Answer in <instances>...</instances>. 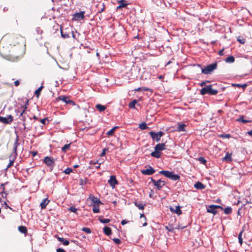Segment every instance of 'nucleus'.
Here are the masks:
<instances>
[{
  "instance_id": "39",
  "label": "nucleus",
  "mask_w": 252,
  "mask_h": 252,
  "mask_svg": "<svg viewBox=\"0 0 252 252\" xmlns=\"http://www.w3.org/2000/svg\"><path fill=\"white\" fill-rule=\"evenodd\" d=\"M99 220L103 223H107L110 221V220L108 219H104L101 217H99L98 219Z\"/></svg>"
},
{
  "instance_id": "11",
  "label": "nucleus",
  "mask_w": 252,
  "mask_h": 252,
  "mask_svg": "<svg viewBox=\"0 0 252 252\" xmlns=\"http://www.w3.org/2000/svg\"><path fill=\"white\" fill-rule=\"evenodd\" d=\"M217 67V63L215 62L211 64L206 66V74H210L212 71Z\"/></svg>"
},
{
  "instance_id": "30",
  "label": "nucleus",
  "mask_w": 252,
  "mask_h": 252,
  "mask_svg": "<svg viewBox=\"0 0 252 252\" xmlns=\"http://www.w3.org/2000/svg\"><path fill=\"white\" fill-rule=\"evenodd\" d=\"M222 210H223L224 213L227 215L230 214L232 212V209L230 207H227L224 209L223 208Z\"/></svg>"
},
{
  "instance_id": "21",
  "label": "nucleus",
  "mask_w": 252,
  "mask_h": 252,
  "mask_svg": "<svg viewBox=\"0 0 252 252\" xmlns=\"http://www.w3.org/2000/svg\"><path fill=\"white\" fill-rule=\"evenodd\" d=\"M97 7L98 8V12L101 13L102 12L105 8V5L104 3H99L97 4Z\"/></svg>"
},
{
  "instance_id": "29",
  "label": "nucleus",
  "mask_w": 252,
  "mask_h": 252,
  "mask_svg": "<svg viewBox=\"0 0 252 252\" xmlns=\"http://www.w3.org/2000/svg\"><path fill=\"white\" fill-rule=\"evenodd\" d=\"M165 228L168 231L172 232H173L174 230L177 228L174 227L173 225H171V224H169L168 226H165Z\"/></svg>"
},
{
  "instance_id": "18",
  "label": "nucleus",
  "mask_w": 252,
  "mask_h": 252,
  "mask_svg": "<svg viewBox=\"0 0 252 252\" xmlns=\"http://www.w3.org/2000/svg\"><path fill=\"white\" fill-rule=\"evenodd\" d=\"M165 146L164 143H159L155 146V150L158 151H162L165 149Z\"/></svg>"
},
{
  "instance_id": "19",
  "label": "nucleus",
  "mask_w": 252,
  "mask_h": 252,
  "mask_svg": "<svg viewBox=\"0 0 252 252\" xmlns=\"http://www.w3.org/2000/svg\"><path fill=\"white\" fill-rule=\"evenodd\" d=\"M56 237L57 238L59 241L63 243V245L65 246H67L69 244V241L65 240L63 237H60L58 236H56Z\"/></svg>"
},
{
  "instance_id": "57",
  "label": "nucleus",
  "mask_w": 252,
  "mask_h": 252,
  "mask_svg": "<svg viewBox=\"0 0 252 252\" xmlns=\"http://www.w3.org/2000/svg\"><path fill=\"white\" fill-rule=\"evenodd\" d=\"M128 222H129V221H127L126 220H122L121 224H122V225H124L126 224L127 223H128Z\"/></svg>"
},
{
  "instance_id": "42",
  "label": "nucleus",
  "mask_w": 252,
  "mask_h": 252,
  "mask_svg": "<svg viewBox=\"0 0 252 252\" xmlns=\"http://www.w3.org/2000/svg\"><path fill=\"white\" fill-rule=\"evenodd\" d=\"M219 136L223 139L230 138L231 137V135L230 134H220Z\"/></svg>"
},
{
  "instance_id": "26",
  "label": "nucleus",
  "mask_w": 252,
  "mask_h": 252,
  "mask_svg": "<svg viewBox=\"0 0 252 252\" xmlns=\"http://www.w3.org/2000/svg\"><path fill=\"white\" fill-rule=\"evenodd\" d=\"M237 122H240L244 124L247 123H251V120H247L244 119V116L243 115L240 116V118L236 120Z\"/></svg>"
},
{
  "instance_id": "13",
  "label": "nucleus",
  "mask_w": 252,
  "mask_h": 252,
  "mask_svg": "<svg viewBox=\"0 0 252 252\" xmlns=\"http://www.w3.org/2000/svg\"><path fill=\"white\" fill-rule=\"evenodd\" d=\"M84 11H81L79 13H76L73 15V18L72 20H81L84 18Z\"/></svg>"
},
{
  "instance_id": "64",
  "label": "nucleus",
  "mask_w": 252,
  "mask_h": 252,
  "mask_svg": "<svg viewBox=\"0 0 252 252\" xmlns=\"http://www.w3.org/2000/svg\"><path fill=\"white\" fill-rule=\"evenodd\" d=\"M248 134H249L250 136H252V129L251 130L247 132Z\"/></svg>"
},
{
  "instance_id": "24",
  "label": "nucleus",
  "mask_w": 252,
  "mask_h": 252,
  "mask_svg": "<svg viewBox=\"0 0 252 252\" xmlns=\"http://www.w3.org/2000/svg\"><path fill=\"white\" fill-rule=\"evenodd\" d=\"M186 126V125L184 124H178L177 130L178 131H185L186 130L185 129V127Z\"/></svg>"
},
{
  "instance_id": "6",
  "label": "nucleus",
  "mask_w": 252,
  "mask_h": 252,
  "mask_svg": "<svg viewBox=\"0 0 252 252\" xmlns=\"http://www.w3.org/2000/svg\"><path fill=\"white\" fill-rule=\"evenodd\" d=\"M57 100H62L66 104H69L73 106L75 105V103L72 100L70 99L69 97L65 95H60L57 98Z\"/></svg>"
},
{
  "instance_id": "9",
  "label": "nucleus",
  "mask_w": 252,
  "mask_h": 252,
  "mask_svg": "<svg viewBox=\"0 0 252 252\" xmlns=\"http://www.w3.org/2000/svg\"><path fill=\"white\" fill-rule=\"evenodd\" d=\"M149 134L151 135L153 139L155 140L158 142L159 141L161 137L163 135V132L162 131H159L158 132H154L153 131H150Z\"/></svg>"
},
{
  "instance_id": "59",
  "label": "nucleus",
  "mask_w": 252,
  "mask_h": 252,
  "mask_svg": "<svg viewBox=\"0 0 252 252\" xmlns=\"http://www.w3.org/2000/svg\"><path fill=\"white\" fill-rule=\"evenodd\" d=\"M223 51H224V49H221V50H220L219 52V55L220 56H223Z\"/></svg>"
},
{
  "instance_id": "44",
  "label": "nucleus",
  "mask_w": 252,
  "mask_h": 252,
  "mask_svg": "<svg viewBox=\"0 0 252 252\" xmlns=\"http://www.w3.org/2000/svg\"><path fill=\"white\" fill-rule=\"evenodd\" d=\"M61 35L64 38H68L69 37V35L68 33H66V32H64L62 31V30L61 29Z\"/></svg>"
},
{
  "instance_id": "58",
  "label": "nucleus",
  "mask_w": 252,
  "mask_h": 252,
  "mask_svg": "<svg viewBox=\"0 0 252 252\" xmlns=\"http://www.w3.org/2000/svg\"><path fill=\"white\" fill-rule=\"evenodd\" d=\"M57 252H66L64 250H63V249H61V248H58L57 250Z\"/></svg>"
},
{
  "instance_id": "49",
  "label": "nucleus",
  "mask_w": 252,
  "mask_h": 252,
  "mask_svg": "<svg viewBox=\"0 0 252 252\" xmlns=\"http://www.w3.org/2000/svg\"><path fill=\"white\" fill-rule=\"evenodd\" d=\"M113 241L117 244H120L121 243V241L118 238H113Z\"/></svg>"
},
{
  "instance_id": "48",
  "label": "nucleus",
  "mask_w": 252,
  "mask_h": 252,
  "mask_svg": "<svg viewBox=\"0 0 252 252\" xmlns=\"http://www.w3.org/2000/svg\"><path fill=\"white\" fill-rule=\"evenodd\" d=\"M87 180H83L82 179H80L79 180V184L81 186H84L86 184Z\"/></svg>"
},
{
  "instance_id": "37",
  "label": "nucleus",
  "mask_w": 252,
  "mask_h": 252,
  "mask_svg": "<svg viewBox=\"0 0 252 252\" xmlns=\"http://www.w3.org/2000/svg\"><path fill=\"white\" fill-rule=\"evenodd\" d=\"M70 144H65L62 148V150L63 152L65 153L70 148Z\"/></svg>"
},
{
  "instance_id": "3",
  "label": "nucleus",
  "mask_w": 252,
  "mask_h": 252,
  "mask_svg": "<svg viewBox=\"0 0 252 252\" xmlns=\"http://www.w3.org/2000/svg\"><path fill=\"white\" fill-rule=\"evenodd\" d=\"M159 173L173 181L179 180L180 179V177L179 175L174 174L173 172L165 170H161L160 171Z\"/></svg>"
},
{
  "instance_id": "46",
  "label": "nucleus",
  "mask_w": 252,
  "mask_h": 252,
  "mask_svg": "<svg viewBox=\"0 0 252 252\" xmlns=\"http://www.w3.org/2000/svg\"><path fill=\"white\" fill-rule=\"evenodd\" d=\"M140 217L141 219L143 218L144 220L145 221V222L143 224V226H146L147 225V223L146 222V218L145 216V215H144V214H140Z\"/></svg>"
},
{
  "instance_id": "36",
  "label": "nucleus",
  "mask_w": 252,
  "mask_h": 252,
  "mask_svg": "<svg viewBox=\"0 0 252 252\" xmlns=\"http://www.w3.org/2000/svg\"><path fill=\"white\" fill-rule=\"evenodd\" d=\"M237 41L241 44H245L246 42V39L242 36H239L237 37Z\"/></svg>"
},
{
  "instance_id": "41",
  "label": "nucleus",
  "mask_w": 252,
  "mask_h": 252,
  "mask_svg": "<svg viewBox=\"0 0 252 252\" xmlns=\"http://www.w3.org/2000/svg\"><path fill=\"white\" fill-rule=\"evenodd\" d=\"M139 127L142 130L146 129L148 128L147 124L145 123H142L140 124L139 125Z\"/></svg>"
},
{
  "instance_id": "63",
  "label": "nucleus",
  "mask_w": 252,
  "mask_h": 252,
  "mask_svg": "<svg viewBox=\"0 0 252 252\" xmlns=\"http://www.w3.org/2000/svg\"><path fill=\"white\" fill-rule=\"evenodd\" d=\"M141 91H142V87H139V88L134 89V91H135V92H139Z\"/></svg>"
},
{
  "instance_id": "10",
  "label": "nucleus",
  "mask_w": 252,
  "mask_h": 252,
  "mask_svg": "<svg viewBox=\"0 0 252 252\" xmlns=\"http://www.w3.org/2000/svg\"><path fill=\"white\" fill-rule=\"evenodd\" d=\"M13 120V116L11 115H8L7 117L0 116V122L4 124H10Z\"/></svg>"
},
{
  "instance_id": "25",
  "label": "nucleus",
  "mask_w": 252,
  "mask_h": 252,
  "mask_svg": "<svg viewBox=\"0 0 252 252\" xmlns=\"http://www.w3.org/2000/svg\"><path fill=\"white\" fill-rule=\"evenodd\" d=\"M134 204L137 207L141 210H143L145 207V204H143L137 201H135Z\"/></svg>"
},
{
  "instance_id": "2",
  "label": "nucleus",
  "mask_w": 252,
  "mask_h": 252,
  "mask_svg": "<svg viewBox=\"0 0 252 252\" xmlns=\"http://www.w3.org/2000/svg\"><path fill=\"white\" fill-rule=\"evenodd\" d=\"M19 145V138H18V135H17L16 138L15 139V141L14 143L13 144V152L14 153V155L12 159H11L12 155H11L10 156V157H9V158H10L9 163L8 165L7 166V168H8L10 167L11 166H12L13 165V163H14V160L16 158V157L17 156V147H18Z\"/></svg>"
},
{
  "instance_id": "32",
  "label": "nucleus",
  "mask_w": 252,
  "mask_h": 252,
  "mask_svg": "<svg viewBox=\"0 0 252 252\" xmlns=\"http://www.w3.org/2000/svg\"><path fill=\"white\" fill-rule=\"evenodd\" d=\"M225 61L227 63H232L235 61V58L232 56H230L226 58Z\"/></svg>"
},
{
  "instance_id": "33",
  "label": "nucleus",
  "mask_w": 252,
  "mask_h": 252,
  "mask_svg": "<svg viewBox=\"0 0 252 252\" xmlns=\"http://www.w3.org/2000/svg\"><path fill=\"white\" fill-rule=\"evenodd\" d=\"M96 108L100 112H102V111H103L104 110H105L106 109V107L103 106V105H102L100 104H98L96 105L95 106Z\"/></svg>"
},
{
  "instance_id": "53",
  "label": "nucleus",
  "mask_w": 252,
  "mask_h": 252,
  "mask_svg": "<svg viewBox=\"0 0 252 252\" xmlns=\"http://www.w3.org/2000/svg\"><path fill=\"white\" fill-rule=\"evenodd\" d=\"M22 121H23V125L24 127V129H26V118L25 116L22 117Z\"/></svg>"
},
{
  "instance_id": "45",
  "label": "nucleus",
  "mask_w": 252,
  "mask_h": 252,
  "mask_svg": "<svg viewBox=\"0 0 252 252\" xmlns=\"http://www.w3.org/2000/svg\"><path fill=\"white\" fill-rule=\"evenodd\" d=\"M82 230L85 232L87 234H90L91 233V229L88 227H83L82 228Z\"/></svg>"
},
{
  "instance_id": "34",
  "label": "nucleus",
  "mask_w": 252,
  "mask_h": 252,
  "mask_svg": "<svg viewBox=\"0 0 252 252\" xmlns=\"http://www.w3.org/2000/svg\"><path fill=\"white\" fill-rule=\"evenodd\" d=\"M43 88V86H41L39 88H38L36 90H35V91L34 92V94L37 97H38L40 95L41 91Z\"/></svg>"
},
{
  "instance_id": "56",
  "label": "nucleus",
  "mask_w": 252,
  "mask_h": 252,
  "mask_svg": "<svg viewBox=\"0 0 252 252\" xmlns=\"http://www.w3.org/2000/svg\"><path fill=\"white\" fill-rule=\"evenodd\" d=\"M142 91H152V89H150L149 88H146V87H142Z\"/></svg>"
},
{
  "instance_id": "5",
  "label": "nucleus",
  "mask_w": 252,
  "mask_h": 252,
  "mask_svg": "<svg viewBox=\"0 0 252 252\" xmlns=\"http://www.w3.org/2000/svg\"><path fill=\"white\" fill-rule=\"evenodd\" d=\"M214 85H206V94L210 95H216L218 94V91L216 88H213Z\"/></svg>"
},
{
  "instance_id": "7",
  "label": "nucleus",
  "mask_w": 252,
  "mask_h": 252,
  "mask_svg": "<svg viewBox=\"0 0 252 252\" xmlns=\"http://www.w3.org/2000/svg\"><path fill=\"white\" fill-rule=\"evenodd\" d=\"M151 181L158 190H160L161 188L165 185V182L163 181H162L161 179L156 181L151 178Z\"/></svg>"
},
{
  "instance_id": "54",
  "label": "nucleus",
  "mask_w": 252,
  "mask_h": 252,
  "mask_svg": "<svg viewBox=\"0 0 252 252\" xmlns=\"http://www.w3.org/2000/svg\"><path fill=\"white\" fill-rule=\"evenodd\" d=\"M199 160L201 162V163L205 164V158L203 157H200L199 158Z\"/></svg>"
},
{
  "instance_id": "61",
  "label": "nucleus",
  "mask_w": 252,
  "mask_h": 252,
  "mask_svg": "<svg viewBox=\"0 0 252 252\" xmlns=\"http://www.w3.org/2000/svg\"><path fill=\"white\" fill-rule=\"evenodd\" d=\"M14 85L16 87L18 86L19 85V81L18 80H16L14 82Z\"/></svg>"
},
{
  "instance_id": "28",
  "label": "nucleus",
  "mask_w": 252,
  "mask_h": 252,
  "mask_svg": "<svg viewBox=\"0 0 252 252\" xmlns=\"http://www.w3.org/2000/svg\"><path fill=\"white\" fill-rule=\"evenodd\" d=\"M90 164H92V165L96 164V166H95V168L96 169H99L100 167L101 163H98L97 160V161H95L94 160H91V161L90 162Z\"/></svg>"
},
{
  "instance_id": "12",
  "label": "nucleus",
  "mask_w": 252,
  "mask_h": 252,
  "mask_svg": "<svg viewBox=\"0 0 252 252\" xmlns=\"http://www.w3.org/2000/svg\"><path fill=\"white\" fill-rule=\"evenodd\" d=\"M169 208L172 212L178 215H180L182 213V210L180 209L181 207L179 205L175 207L170 206Z\"/></svg>"
},
{
  "instance_id": "15",
  "label": "nucleus",
  "mask_w": 252,
  "mask_h": 252,
  "mask_svg": "<svg viewBox=\"0 0 252 252\" xmlns=\"http://www.w3.org/2000/svg\"><path fill=\"white\" fill-rule=\"evenodd\" d=\"M108 183L112 188H114L116 185L118 184V182L114 175L110 176V179L108 180Z\"/></svg>"
},
{
  "instance_id": "51",
  "label": "nucleus",
  "mask_w": 252,
  "mask_h": 252,
  "mask_svg": "<svg viewBox=\"0 0 252 252\" xmlns=\"http://www.w3.org/2000/svg\"><path fill=\"white\" fill-rule=\"evenodd\" d=\"M69 210L73 212V213H76V211H77V209L73 206H71L69 208Z\"/></svg>"
},
{
  "instance_id": "47",
  "label": "nucleus",
  "mask_w": 252,
  "mask_h": 252,
  "mask_svg": "<svg viewBox=\"0 0 252 252\" xmlns=\"http://www.w3.org/2000/svg\"><path fill=\"white\" fill-rule=\"evenodd\" d=\"M72 169L70 168H67L63 172L66 174H69L70 173L72 172Z\"/></svg>"
},
{
  "instance_id": "8",
  "label": "nucleus",
  "mask_w": 252,
  "mask_h": 252,
  "mask_svg": "<svg viewBox=\"0 0 252 252\" xmlns=\"http://www.w3.org/2000/svg\"><path fill=\"white\" fill-rule=\"evenodd\" d=\"M43 162L48 167H51L53 168L55 165L54 159L50 157H46L43 159Z\"/></svg>"
},
{
  "instance_id": "17",
  "label": "nucleus",
  "mask_w": 252,
  "mask_h": 252,
  "mask_svg": "<svg viewBox=\"0 0 252 252\" xmlns=\"http://www.w3.org/2000/svg\"><path fill=\"white\" fill-rule=\"evenodd\" d=\"M50 200L47 198L44 199L40 204L41 209H44L46 208L47 205L49 203Z\"/></svg>"
},
{
  "instance_id": "50",
  "label": "nucleus",
  "mask_w": 252,
  "mask_h": 252,
  "mask_svg": "<svg viewBox=\"0 0 252 252\" xmlns=\"http://www.w3.org/2000/svg\"><path fill=\"white\" fill-rule=\"evenodd\" d=\"M233 85L235 86H237L238 87H242L243 88H245L247 87V84H242V85L236 84H234Z\"/></svg>"
},
{
  "instance_id": "23",
  "label": "nucleus",
  "mask_w": 252,
  "mask_h": 252,
  "mask_svg": "<svg viewBox=\"0 0 252 252\" xmlns=\"http://www.w3.org/2000/svg\"><path fill=\"white\" fill-rule=\"evenodd\" d=\"M103 232L104 234L107 236L110 235L112 233L111 229L108 226H105L103 228Z\"/></svg>"
},
{
  "instance_id": "22",
  "label": "nucleus",
  "mask_w": 252,
  "mask_h": 252,
  "mask_svg": "<svg viewBox=\"0 0 252 252\" xmlns=\"http://www.w3.org/2000/svg\"><path fill=\"white\" fill-rule=\"evenodd\" d=\"M161 152L157 150H155L154 152H153L151 153V156L156 158H159L161 156Z\"/></svg>"
},
{
  "instance_id": "16",
  "label": "nucleus",
  "mask_w": 252,
  "mask_h": 252,
  "mask_svg": "<svg viewBox=\"0 0 252 252\" xmlns=\"http://www.w3.org/2000/svg\"><path fill=\"white\" fill-rule=\"evenodd\" d=\"M96 204H94L93 205V211L94 213H97L99 212V205L101 203L99 199H95Z\"/></svg>"
},
{
  "instance_id": "20",
  "label": "nucleus",
  "mask_w": 252,
  "mask_h": 252,
  "mask_svg": "<svg viewBox=\"0 0 252 252\" xmlns=\"http://www.w3.org/2000/svg\"><path fill=\"white\" fill-rule=\"evenodd\" d=\"M194 187L197 189H202L205 188V186L200 182H196L194 184Z\"/></svg>"
},
{
  "instance_id": "52",
  "label": "nucleus",
  "mask_w": 252,
  "mask_h": 252,
  "mask_svg": "<svg viewBox=\"0 0 252 252\" xmlns=\"http://www.w3.org/2000/svg\"><path fill=\"white\" fill-rule=\"evenodd\" d=\"M46 121H48L47 118H45L44 119L40 120V123L43 125H46Z\"/></svg>"
},
{
  "instance_id": "62",
  "label": "nucleus",
  "mask_w": 252,
  "mask_h": 252,
  "mask_svg": "<svg viewBox=\"0 0 252 252\" xmlns=\"http://www.w3.org/2000/svg\"><path fill=\"white\" fill-rule=\"evenodd\" d=\"M31 154L33 157H34L37 154V152L36 151H32L31 152Z\"/></svg>"
},
{
  "instance_id": "55",
  "label": "nucleus",
  "mask_w": 252,
  "mask_h": 252,
  "mask_svg": "<svg viewBox=\"0 0 252 252\" xmlns=\"http://www.w3.org/2000/svg\"><path fill=\"white\" fill-rule=\"evenodd\" d=\"M107 149H104L102 151V152L101 153V155H100V156L101 157H103V156H104L106 154V152L107 151Z\"/></svg>"
},
{
  "instance_id": "43",
  "label": "nucleus",
  "mask_w": 252,
  "mask_h": 252,
  "mask_svg": "<svg viewBox=\"0 0 252 252\" xmlns=\"http://www.w3.org/2000/svg\"><path fill=\"white\" fill-rule=\"evenodd\" d=\"M242 233L243 231H241L238 235V240L241 245H242L243 244Z\"/></svg>"
},
{
  "instance_id": "38",
  "label": "nucleus",
  "mask_w": 252,
  "mask_h": 252,
  "mask_svg": "<svg viewBox=\"0 0 252 252\" xmlns=\"http://www.w3.org/2000/svg\"><path fill=\"white\" fill-rule=\"evenodd\" d=\"M137 101L136 99L133 100L129 103L128 106L130 108H135V104L137 103Z\"/></svg>"
},
{
  "instance_id": "40",
  "label": "nucleus",
  "mask_w": 252,
  "mask_h": 252,
  "mask_svg": "<svg viewBox=\"0 0 252 252\" xmlns=\"http://www.w3.org/2000/svg\"><path fill=\"white\" fill-rule=\"evenodd\" d=\"M118 127V126H115L113 128H112L111 129L107 131V135L108 136H111L113 134V133L115 132V129Z\"/></svg>"
},
{
  "instance_id": "35",
  "label": "nucleus",
  "mask_w": 252,
  "mask_h": 252,
  "mask_svg": "<svg viewBox=\"0 0 252 252\" xmlns=\"http://www.w3.org/2000/svg\"><path fill=\"white\" fill-rule=\"evenodd\" d=\"M119 2L120 3V4L118 7V8L126 7L127 5V4L126 3L125 0H121L119 1Z\"/></svg>"
},
{
  "instance_id": "4",
  "label": "nucleus",
  "mask_w": 252,
  "mask_h": 252,
  "mask_svg": "<svg viewBox=\"0 0 252 252\" xmlns=\"http://www.w3.org/2000/svg\"><path fill=\"white\" fill-rule=\"evenodd\" d=\"M217 209H220L221 210H223L222 207L220 205H211L208 206L207 208V211L208 213H212L213 215H216L218 212Z\"/></svg>"
},
{
  "instance_id": "14",
  "label": "nucleus",
  "mask_w": 252,
  "mask_h": 252,
  "mask_svg": "<svg viewBox=\"0 0 252 252\" xmlns=\"http://www.w3.org/2000/svg\"><path fill=\"white\" fill-rule=\"evenodd\" d=\"M155 172V169L151 166H149L148 169L141 170V173L143 175H151Z\"/></svg>"
},
{
  "instance_id": "27",
  "label": "nucleus",
  "mask_w": 252,
  "mask_h": 252,
  "mask_svg": "<svg viewBox=\"0 0 252 252\" xmlns=\"http://www.w3.org/2000/svg\"><path fill=\"white\" fill-rule=\"evenodd\" d=\"M18 230L21 233L23 234H26L28 231L27 227L22 225L19 226Z\"/></svg>"
},
{
  "instance_id": "60",
  "label": "nucleus",
  "mask_w": 252,
  "mask_h": 252,
  "mask_svg": "<svg viewBox=\"0 0 252 252\" xmlns=\"http://www.w3.org/2000/svg\"><path fill=\"white\" fill-rule=\"evenodd\" d=\"M200 93L202 95H204L205 94V88H203L201 90H200Z\"/></svg>"
},
{
  "instance_id": "1",
  "label": "nucleus",
  "mask_w": 252,
  "mask_h": 252,
  "mask_svg": "<svg viewBox=\"0 0 252 252\" xmlns=\"http://www.w3.org/2000/svg\"><path fill=\"white\" fill-rule=\"evenodd\" d=\"M14 39L13 36L2 38L0 42V55L8 61L16 62L23 57L24 52L22 46Z\"/></svg>"
},
{
  "instance_id": "31",
  "label": "nucleus",
  "mask_w": 252,
  "mask_h": 252,
  "mask_svg": "<svg viewBox=\"0 0 252 252\" xmlns=\"http://www.w3.org/2000/svg\"><path fill=\"white\" fill-rule=\"evenodd\" d=\"M232 154L227 153L225 156L224 158V159L226 161H232V158H231Z\"/></svg>"
}]
</instances>
